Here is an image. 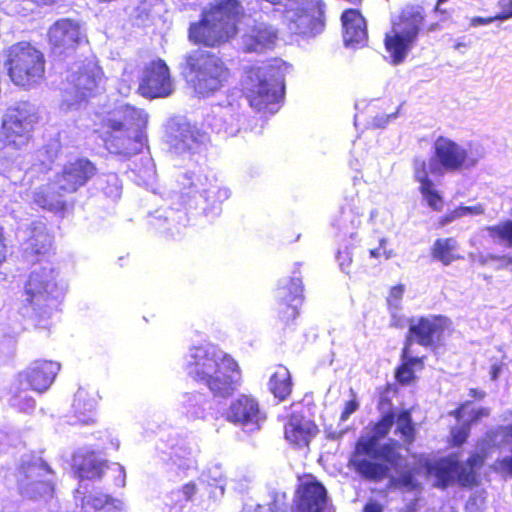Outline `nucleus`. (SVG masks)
<instances>
[{"instance_id":"052dcab7","label":"nucleus","mask_w":512,"mask_h":512,"mask_svg":"<svg viewBox=\"0 0 512 512\" xmlns=\"http://www.w3.org/2000/svg\"><path fill=\"white\" fill-rule=\"evenodd\" d=\"M502 372V364H494L490 369V378L495 381L498 379L500 373Z\"/></svg>"},{"instance_id":"c03bdc74","label":"nucleus","mask_w":512,"mask_h":512,"mask_svg":"<svg viewBox=\"0 0 512 512\" xmlns=\"http://www.w3.org/2000/svg\"><path fill=\"white\" fill-rule=\"evenodd\" d=\"M404 292L405 286L403 284L392 286L386 298L387 305L389 307L398 308L400 306Z\"/></svg>"},{"instance_id":"6e6d98bb","label":"nucleus","mask_w":512,"mask_h":512,"mask_svg":"<svg viewBox=\"0 0 512 512\" xmlns=\"http://www.w3.org/2000/svg\"><path fill=\"white\" fill-rule=\"evenodd\" d=\"M488 415H489V409L481 407L473 413L470 420L467 421L466 423H469V425L471 426V424L476 423L481 418L487 417Z\"/></svg>"},{"instance_id":"ea45409f","label":"nucleus","mask_w":512,"mask_h":512,"mask_svg":"<svg viewBox=\"0 0 512 512\" xmlns=\"http://www.w3.org/2000/svg\"><path fill=\"white\" fill-rule=\"evenodd\" d=\"M398 394V388L393 383H387L383 386L379 391V400L377 404L378 410L387 409L391 410L392 399L391 396H396Z\"/></svg>"},{"instance_id":"338daca9","label":"nucleus","mask_w":512,"mask_h":512,"mask_svg":"<svg viewBox=\"0 0 512 512\" xmlns=\"http://www.w3.org/2000/svg\"><path fill=\"white\" fill-rule=\"evenodd\" d=\"M28 471H29V466H27V467L23 466V467L21 468L20 473L26 474Z\"/></svg>"},{"instance_id":"13d9d810","label":"nucleus","mask_w":512,"mask_h":512,"mask_svg":"<svg viewBox=\"0 0 512 512\" xmlns=\"http://www.w3.org/2000/svg\"><path fill=\"white\" fill-rule=\"evenodd\" d=\"M471 402L469 401H466L462 404H460L455 410H453L450 414L456 419V420H461L462 417H463V410L464 408L469 405Z\"/></svg>"},{"instance_id":"1a4fd4ad","label":"nucleus","mask_w":512,"mask_h":512,"mask_svg":"<svg viewBox=\"0 0 512 512\" xmlns=\"http://www.w3.org/2000/svg\"><path fill=\"white\" fill-rule=\"evenodd\" d=\"M104 80L105 74L98 62L83 61L76 70L67 75L64 96L75 103H86L100 93Z\"/></svg>"},{"instance_id":"0eeeda50","label":"nucleus","mask_w":512,"mask_h":512,"mask_svg":"<svg viewBox=\"0 0 512 512\" xmlns=\"http://www.w3.org/2000/svg\"><path fill=\"white\" fill-rule=\"evenodd\" d=\"M304 288L300 276H293L279 284L277 299L273 308L276 327L283 332L294 331L300 318L304 301Z\"/></svg>"},{"instance_id":"c85d7f7f","label":"nucleus","mask_w":512,"mask_h":512,"mask_svg":"<svg viewBox=\"0 0 512 512\" xmlns=\"http://www.w3.org/2000/svg\"><path fill=\"white\" fill-rule=\"evenodd\" d=\"M100 397L93 388L80 387L74 395L72 407L77 418L75 423L92 424L95 419L90 415L98 406Z\"/></svg>"},{"instance_id":"412c9836","label":"nucleus","mask_w":512,"mask_h":512,"mask_svg":"<svg viewBox=\"0 0 512 512\" xmlns=\"http://www.w3.org/2000/svg\"><path fill=\"white\" fill-rule=\"evenodd\" d=\"M319 432L318 426L302 415L293 413L284 424V437L295 448L307 447Z\"/></svg>"},{"instance_id":"72a5a7b5","label":"nucleus","mask_w":512,"mask_h":512,"mask_svg":"<svg viewBox=\"0 0 512 512\" xmlns=\"http://www.w3.org/2000/svg\"><path fill=\"white\" fill-rule=\"evenodd\" d=\"M415 42L408 37L392 29L390 34L385 35L384 44L394 64L404 61L408 52Z\"/></svg>"},{"instance_id":"a19ab883","label":"nucleus","mask_w":512,"mask_h":512,"mask_svg":"<svg viewBox=\"0 0 512 512\" xmlns=\"http://www.w3.org/2000/svg\"><path fill=\"white\" fill-rule=\"evenodd\" d=\"M57 158V151L55 149L42 148L37 151V160L39 170L46 172L51 170L55 160Z\"/></svg>"},{"instance_id":"4468645a","label":"nucleus","mask_w":512,"mask_h":512,"mask_svg":"<svg viewBox=\"0 0 512 512\" xmlns=\"http://www.w3.org/2000/svg\"><path fill=\"white\" fill-rule=\"evenodd\" d=\"M84 40L80 23L72 18L56 20L47 31L48 44L59 55L74 54Z\"/></svg>"},{"instance_id":"864d4df0","label":"nucleus","mask_w":512,"mask_h":512,"mask_svg":"<svg viewBox=\"0 0 512 512\" xmlns=\"http://www.w3.org/2000/svg\"><path fill=\"white\" fill-rule=\"evenodd\" d=\"M457 211L459 216L462 217L467 214H482L484 212V208L481 204L476 206H459Z\"/></svg>"},{"instance_id":"423d86ee","label":"nucleus","mask_w":512,"mask_h":512,"mask_svg":"<svg viewBox=\"0 0 512 512\" xmlns=\"http://www.w3.org/2000/svg\"><path fill=\"white\" fill-rule=\"evenodd\" d=\"M34 264L45 262L49 267L41 266L34 270L36 278L34 279V306L39 310L50 307L54 304L63 293L62 287L59 285L58 273L53 266L52 240L51 237L44 233H38L34 239Z\"/></svg>"},{"instance_id":"8fccbe9b","label":"nucleus","mask_w":512,"mask_h":512,"mask_svg":"<svg viewBox=\"0 0 512 512\" xmlns=\"http://www.w3.org/2000/svg\"><path fill=\"white\" fill-rule=\"evenodd\" d=\"M37 51L34 49V77H43L44 74V65H45V59L43 54L36 53Z\"/></svg>"},{"instance_id":"aec40b11","label":"nucleus","mask_w":512,"mask_h":512,"mask_svg":"<svg viewBox=\"0 0 512 512\" xmlns=\"http://www.w3.org/2000/svg\"><path fill=\"white\" fill-rule=\"evenodd\" d=\"M277 31L270 25L256 23L241 36L240 48L244 53H264L275 47Z\"/></svg>"},{"instance_id":"9b49d317","label":"nucleus","mask_w":512,"mask_h":512,"mask_svg":"<svg viewBox=\"0 0 512 512\" xmlns=\"http://www.w3.org/2000/svg\"><path fill=\"white\" fill-rule=\"evenodd\" d=\"M477 160L456 141L445 136H438L433 144V156L428 166L431 174L442 175L444 172H459L474 167Z\"/></svg>"},{"instance_id":"dca6fc26","label":"nucleus","mask_w":512,"mask_h":512,"mask_svg":"<svg viewBox=\"0 0 512 512\" xmlns=\"http://www.w3.org/2000/svg\"><path fill=\"white\" fill-rule=\"evenodd\" d=\"M97 173L95 164L88 158L80 157L66 163L56 175L55 184L63 193H75Z\"/></svg>"},{"instance_id":"79ce46f5","label":"nucleus","mask_w":512,"mask_h":512,"mask_svg":"<svg viewBox=\"0 0 512 512\" xmlns=\"http://www.w3.org/2000/svg\"><path fill=\"white\" fill-rule=\"evenodd\" d=\"M199 192H203L205 194L206 200L211 204H215L216 202H222L223 200L228 198V192L222 189L216 183H210L208 189L202 188L201 190H199Z\"/></svg>"},{"instance_id":"20e7f679","label":"nucleus","mask_w":512,"mask_h":512,"mask_svg":"<svg viewBox=\"0 0 512 512\" xmlns=\"http://www.w3.org/2000/svg\"><path fill=\"white\" fill-rule=\"evenodd\" d=\"M243 15L239 0H214L202 12L198 22L189 28L194 44L217 47L236 36Z\"/></svg>"},{"instance_id":"774afa93","label":"nucleus","mask_w":512,"mask_h":512,"mask_svg":"<svg viewBox=\"0 0 512 512\" xmlns=\"http://www.w3.org/2000/svg\"><path fill=\"white\" fill-rule=\"evenodd\" d=\"M196 180H197V182H199V183L201 184V186L203 185V183H202V177H201V176H197V177H196Z\"/></svg>"},{"instance_id":"0e129e2a","label":"nucleus","mask_w":512,"mask_h":512,"mask_svg":"<svg viewBox=\"0 0 512 512\" xmlns=\"http://www.w3.org/2000/svg\"><path fill=\"white\" fill-rule=\"evenodd\" d=\"M18 481H19L20 489L28 490V486H29V483H28V482H29V478H28V476H27V475H25V480H23V479H21V478L19 477Z\"/></svg>"},{"instance_id":"a211bd4d","label":"nucleus","mask_w":512,"mask_h":512,"mask_svg":"<svg viewBox=\"0 0 512 512\" xmlns=\"http://www.w3.org/2000/svg\"><path fill=\"white\" fill-rule=\"evenodd\" d=\"M225 418L228 422L251 429H259L261 421L265 419L258 400L246 394L239 395L226 410Z\"/></svg>"},{"instance_id":"cd10ccee","label":"nucleus","mask_w":512,"mask_h":512,"mask_svg":"<svg viewBox=\"0 0 512 512\" xmlns=\"http://www.w3.org/2000/svg\"><path fill=\"white\" fill-rule=\"evenodd\" d=\"M31 125L29 109H9L2 122L1 135L9 143H15L16 138L23 137Z\"/></svg>"},{"instance_id":"6ab92c4d","label":"nucleus","mask_w":512,"mask_h":512,"mask_svg":"<svg viewBox=\"0 0 512 512\" xmlns=\"http://www.w3.org/2000/svg\"><path fill=\"white\" fill-rule=\"evenodd\" d=\"M417 465L424 469L426 477L435 478V486L446 489L455 482V473L458 466L456 454H450L437 459L424 454L417 455Z\"/></svg>"},{"instance_id":"5fc2aeb1","label":"nucleus","mask_w":512,"mask_h":512,"mask_svg":"<svg viewBox=\"0 0 512 512\" xmlns=\"http://www.w3.org/2000/svg\"><path fill=\"white\" fill-rule=\"evenodd\" d=\"M459 213L457 211V208L455 210H453L452 212L448 213V214H445L443 216H441L439 219H438V226L439 227H443L445 225H447L448 223L454 221L455 219L459 218Z\"/></svg>"},{"instance_id":"393cba45","label":"nucleus","mask_w":512,"mask_h":512,"mask_svg":"<svg viewBox=\"0 0 512 512\" xmlns=\"http://www.w3.org/2000/svg\"><path fill=\"white\" fill-rule=\"evenodd\" d=\"M486 458L487 453L482 450L472 452L464 462L458 460L455 482L464 488L478 486L480 483V470L483 468Z\"/></svg>"},{"instance_id":"9d476101","label":"nucleus","mask_w":512,"mask_h":512,"mask_svg":"<svg viewBox=\"0 0 512 512\" xmlns=\"http://www.w3.org/2000/svg\"><path fill=\"white\" fill-rule=\"evenodd\" d=\"M71 467L74 476L80 480L96 481L109 475L110 481L119 487L125 485V470L118 463L100 459L93 450L78 451L72 455Z\"/></svg>"},{"instance_id":"a878e982","label":"nucleus","mask_w":512,"mask_h":512,"mask_svg":"<svg viewBox=\"0 0 512 512\" xmlns=\"http://www.w3.org/2000/svg\"><path fill=\"white\" fill-rule=\"evenodd\" d=\"M424 9L420 5H407L399 13L398 21L393 23V30L408 37L414 42L424 21Z\"/></svg>"},{"instance_id":"473e14b6","label":"nucleus","mask_w":512,"mask_h":512,"mask_svg":"<svg viewBox=\"0 0 512 512\" xmlns=\"http://www.w3.org/2000/svg\"><path fill=\"white\" fill-rule=\"evenodd\" d=\"M60 370L59 363L52 360H39L34 365V391L42 393L54 382Z\"/></svg>"},{"instance_id":"de8ad7c7","label":"nucleus","mask_w":512,"mask_h":512,"mask_svg":"<svg viewBox=\"0 0 512 512\" xmlns=\"http://www.w3.org/2000/svg\"><path fill=\"white\" fill-rule=\"evenodd\" d=\"M337 260L342 270L346 273H350L352 265V254L349 249L345 248L337 253Z\"/></svg>"},{"instance_id":"e433bc0d","label":"nucleus","mask_w":512,"mask_h":512,"mask_svg":"<svg viewBox=\"0 0 512 512\" xmlns=\"http://www.w3.org/2000/svg\"><path fill=\"white\" fill-rule=\"evenodd\" d=\"M395 421L397 422L396 433L400 435L403 443L406 446L412 445L416 439V428L410 410L396 413Z\"/></svg>"},{"instance_id":"f704fd0d","label":"nucleus","mask_w":512,"mask_h":512,"mask_svg":"<svg viewBox=\"0 0 512 512\" xmlns=\"http://www.w3.org/2000/svg\"><path fill=\"white\" fill-rule=\"evenodd\" d=\"M81 512H121L120 502L105 494H88L81 499Z\"/></svg>"},{"instance_id":"37998d69","label":"nucleus","mask_w":512,"mask_h":512,"mask_svg":"<svg viewBox=\"0 0 512 512\" xmlns=\"http://www.w3.org/2000/svg\"><path fill=\"white\" fill-rule=\"evenodd\" d=\"M470 434V425L465 423L460 427L454 428L450 435V445L452 447L462 446L468 439Z\"/></svg>"},{"instance_id":"2f4dec72","label":"nucleus","mask_w":512,"mask_h":512,"mask_svg":"<svg viewBox=\"0 0 512 512\" xmlns=\"http://www.w3.org/2000/svg\"><path fill=\"white\" fill-rule=\"evenodd\" d=\"M269 390L279 402L285 401L292 393V377L287 367L278 365L268 382Z\"/></svg>"},{"instance_id":"7ed1b4c3","label":"nucleus","mask_w":512,"mask_h":512,"mask_svg":"<svg viewBox=\"0 0 512 512\" xmlns=\"http://www.w3.org/2000/svg\"><path fill=\"white\" fill-rule=\"evenodd\" d=\"M185 369L191 379L218 398L232 396L241 380L240 366L231 355L203 346L190 350Z\"/></svg>"},{"instance_id":"6e6552de","label":"nucleus","mask_w":512,"mask_h":512,"mask_svg":"<svg viewBox=\"0 0 512 512\" xmlns=\"http://www.w3.org/2000/svg\"><path fill=\"white\" fill-rule=\"evenodd\" d=\"M451 326L452 321L441 314L412 317L408 320L403 346L412 349V344L417 343L424 348L436 349L443 344Z\"/></svg>"},{"instance_id":"69168bd1","label":"nucleus","mask_w":512,"mask_h":512,"mask_svg":"<svg viewBox=\"0 0 512 512\" xmlns=\"http://www.w3.org/2000/svg\"><path fill=\"white\" fill-rule=\"evenodd\" d=\"M262 511H263V506L257 505L253 510H251L249 512H262Z\"/></svg>"},{"instance_id":"5701e85b","label":"nucleus","mask_w":512,"mask_h":512,"mask_svg":"<svg viewBox=\"0 0 512 512\" xmlns=\"http://www.w3.org/2000/svg\"><path fill=\"white\" fill-rule=\"evenodd\" d=\"M343 40L347 46L354 48L366 45L368 40L367 25L362 14L356 9H346L341 15Z\"/></svg>"},{"instance_id":"4be33fe9","label":"nucleus","mask_w":512,"mask_h":512,"mask_svg":"<svg viewBox=\"0 0 512 512\" xmlns=\"http://www.w3.org/2000/svg\"><path fill=\"white\" fill-rule=\"evenodd\" d=\"M327 503V491L322 483L311 480L297 490L295 512H322Z\"/></svg>"},{"instance_id":"39448f33","label":"nucleus","mask_w":512,"mask_h":512,"mask_svg":"<svg viewBox=\"0 0 512 512\" xmlns=\"http://www.w3.org/2000/svg\"><path fill=\"white\" fill-rule=\"evenodd\" d=\"M180 73L187 85L202 97L211 96L221 90L233 76L232 70L222 57L202 48L184 55Z\"/></svg>"},{"instance_id":"f3484780","label":"nucleus","mask_w":512,"mask_h":512,"mask_svg":"<svg viewBox=\"0 0 512 512\" xmlns=\"http://www.w3.org/2000/svg\"><path fill=\"white\" fill-rule=\"evenodd\" d=\"M9 76L17 86L28 89L31 85L32 45L30 42H18L7 50Z\"/></svg>"},{"instance_id":"58836bf2","label":"nucleus","mask_w":512,"mask_h":512,"mask_svg":"<svg viewBox=\"0 0 512 512\" xmlns=\"http://www.w3.org/2000/svg\"><path fill=\"white\" fill-rule=\"evenodd\" d=\"M415 459V466L410 470L402 472L397 479L398 485L406 487L411 490L416 489L418 487V483L415 480V476L421 473L424 474V469L419 468V466L417 465V456H415Z\"/></svg>"},{"instance_id":"09e8293b","label":"nucleus","mask_w":512,"mask_h":512,"mask_svg":"<svg viewBox=\"0 0 512 512\" xmlns=\"http://www.w3.org/2000/svg\"><path fill=\"white\" fill-rule=\"evenodd\" d=\"M512 18V0H510L507 4V9L501 11L499 14L495 15L494 17L489 18H479L478 22L481 24H488L492 22L493 20H506Z\"/></svg>"},{"instance_id":"a18cd8bd","label":"nucleus","mask_w":512,"mask_h":512,"mask_svg":"<svg viewBox=\"0 0 512 512\" xmlns=\"http://www.w3.org/2000/svg\"><path fill=\"white\" fill-rule=\"evenodd\" d=\"M386 243H387V240L385 238H381L379 240L378 247L371 249L369 251L370 257L375 258V259H384V260H388L391 257H393V255H394L393 250L386 249Z\"/></svg>"},{"instance_id":"f03ea898","label":"nucleus","mask_w":512,"mask_h":512,"mask_svg":"<svg viewBox=\"0 0 512 512\" xmlns=\"http://www.w3.org/2000/svg\"><path fill=\"white\" fill-rule=\"evenodd\" d=\"M147 124L143 109L124 104L99 115L95 133L108 153L129 160L148 148Z\"/></svg>"},{"instance_id":"c9c22d12","label":"nucleus","mask_w":512,"mask_h":512,"mask_svg":"<svg viewBox=\"0 0 512 512\" xmlns=\"http://www.w3.org/2000/svg\"><path fill=\"white\" fill-rule=\"evenodd\" d=\"M59 191L58 186L40 190L36 194L34 201L43 209L63 212L66 208V201L63 198V194Z\"/></svg>"},{"instance_id":"f8f14e48","label":"nucleus","mask_w":512,"mask_h":512,"mask_svg":"<svg viewBox=\"0 0 512 512\" xmlns=\"http://www.w3.org/2000/svg\"><path fill=\"white\" fill-rule=\"evenodd\" d=\"M174 90L171 70L165 60L155 58L142 66L138 77V94L153 100L169 97Z\"/></svg>"},{"instance_id":"bb28decb","label":"nucleus","mask_w":512,"mask_h":512,"mask_svg":"<svg viewBox=\"0 0 512 512\" xmlns=\"http://www.w3.org/2000/svg\"><path fill=\"white\" fill-rule=\"evenodd\" d=\"M400 364L396 367L394 377L401 386H409L416 382V371L425 367L426 356H413L412 349L403 346L400 353Z\"/></svg>"},{"instance_id":"2eb2a0df","label":"nucleus","mask_w":512,"mask_h":512,"mask_svg":"<svg viewBox=\"0 0 512 512\" xmlns=\"http://www.w3.org/2000/svg\"><path fill=\"white\" fill-rule=\"evenodd\" d=\"M244 85L249 104L257 111L266 110L270 104L277 103L282 98L283 86L269 83L262 78L260 68L247 69Z\"/></svg>"},{"instance_id":"603ef678","label":"nucleus","mask_w":512,"mask_h":512,"mask_svg":"<svg viewBox=\"0 0 512 512\" xmlns=\"http://www.w3.org/2000/svg\"><path fill=\"white\" fill-rule=\"evenodd\" d=\"M490 258H491V260L498 262L499 268L512 270V255H510V254L492 255V256H490Z\"/></svg>"},{"instance_id":"f257e3e1","label":"nucleus","mask_w":512,"mask_h":512,"mask_svg":"<svg viewBox=\"0 0 512 512\" xmlns=\"http://www.w3.org/2000/svg\"><path fill=\"white\" fill-rule=\"evenodd\" d=\"M396 418L394 410L386 411L370 427L371 435L361 436L354 446L349 458V466L363 479L380 482L389 476L391 469L401 466L403 456L400 452L401 443L389 440L379 444L385 438Z\"/></svg>"},{"instance_id":"e2e57ef3","label":"nucleus","mask_w":512,"mask_h":512,"mask_svg":"<svg viewBox=\"0 0 512 512\" xmlns=\"http://www.w3.org/2000/svg\"><path fill=\"white\" fill-rule=\"evenodd\" d=\"M6 247H5V244H4V241H3V235H2V232L0 231V264L5 260L6 258Z\"/></svg>"},{"instance_id":"ddd939ff","label":"nucleus","mask_w":512,"mask_h":512,"mask_svg":"<svg viewBox=\"0 0 512 512\" xmlns=\"http://www.w3.org/2000/svg\"><path fill=\"white\" fill-rule=\"evenodd\" d=\"M325 4L322 0H296L291 4L290 27L296 34L313 37L325 29Z\"/></svg>"},{"instance_id":"680f3d73","label":"nucleus","mask_w":512,"mask_h":512,"mask_svg":"<svg viewBox=\"0 0 512 512\" xmlns=\"http://www.w3.org/2000/svg\"><path fill=\"white\" fill-rule=\"evenodd\" d=\"M469 396L474 399H483L485 396V392L482 390H479L477 388H471L469 389Z\"/></svg>"},{"instance_id":"3c124183","label":"nucleus","mask_w":512,"mask_h":512,"mask_svg":"<svg viewBox=\"0 0 512 512\" xmlns=\"http://www.w3.org/2000/svg\"><path fill=\"white\" fill-rule=\"evenodd\" d=\"M179 492L182 493L183 499L188 502L191 501L195 496L197 492V486L194 482H188L179 489Z\"/></svg>"},{"instance_id":"4c0bfd02","label":"nucleus","mask_w":512,"mask_h":512,"mask_svg":"<svg viewBox=\"0 0 512 512\" xmlns=\"http://www.w3.org/2000/svg\"><path fill=\"white\" fill-rule=\"evenodd\" d=\"M486 231L493 240H497L507 247H512V219L488 226Z\"/></svg>"},{"instance_id":"4d7b16f0","label":"nucleus","mask_w":512,"mask_h":512,"mask_svg":"<svg viewBox=\"0 0 512 512\" xmlns=\"http://www.w3.org/2000/svg\"><path fill=\"white\" fill-rule=\"evenodd\" d=\"M363 512H383V507L380 503L375 500H369L364 508Z\"/></svg>"},{"instance_id":"b1692460","label":"nucleus","mask_w":512,"mask_h":512,"mask_svg":"<svg viewBox=\"0 0 512 512\" xmlns=\"http://www.w3.org/2000/svg\"><path fill=\"white\" fill-rule=\"evenodd\" d=\"M429 174L430 172L426 160L423 158H415L413 160V175L415 180L419 183V192L433 211L440 212L444 205L443 197L436 190Z\"/></svg>"},{"instance_id":"7c9ffc66","label":"nucleus","mask_w":512,"mask_h":512,"mask_svg":"<svg viewBox=\"0 0 512 512\" xmlns=\"http://www.w3.org/2000/svg\"><path fill=\"white\" fill-rule=\"evenodd\" d=\"M458 241L454 237L437 238L430 248V255L444 266L463 259L458 252Z\"/></svg>"},{"instance_id":"c756f323","label":"nucleus","mask_w":512,"mask_h":512,"mask_svg":"<svg viewBox=\"0 0 512 512\" xmlns=\"http://www.w3.org/2000/svg\"><path fill=\"white\" fill-rule=\"evenodd\" d=\"M53 474L46 463H34V498L45 502L54 497Z\"/></svg>"},{"instance_id":"bf43d9fd","label":"nucleus","mask_w":512,"mask_h":512,"mask_svg":"<svg viewBox=\"0 0 512 512\" xmlns=\"http://www.w3.org/2000/svg\"><path fill=\"white\" fill-rule=\"evenodd\" d=\"M195 177L193 173H187L183 178V187L184 188H195L198 189L197 184L192 182L191 180Z\"/></svg>"},{"instance_id":"49530a36","label":"nucleus","mask_w":512,"mask_h":512,"mask_svg":"<svg viewBox=\"0 0 512 512\" xmlns=\"http://www.w3.org/2000/svg\"><path fill=\"white\" fill-rule=\"evenodd\" d=\"M359 408V402L357 400L356 395L353 393L352 398L347 401L343 407V410L340 415L341 421H346L351 414L357 411Z\"/></svg>"}]
</instances>
